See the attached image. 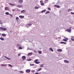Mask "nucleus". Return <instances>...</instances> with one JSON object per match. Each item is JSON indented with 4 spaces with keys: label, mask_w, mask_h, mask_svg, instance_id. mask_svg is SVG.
<instances>
[{
    "label": "nucleus",
    "mask_w": 74,
    "mask_h": 74,
    "mask_svg": "<svg viewBox=\"0 0 74 74\" xmlns=\"http://www.w3.org/2000/svg\"><path fill=\"white\" fill-rule=\"evenodd\" d=\"M5 14H6V15H9V13L8 12H6L5 13Z\"/></svg>",
    "instance_id": "nucleus-27"
},
{
    "label": "nucleus",
    "mask_w": 74,
    "mask_h": 74,
    "mask_svg": "<svg viewBox=\"0 0 74 74\" xmlns=\"http://www.w3.org/2000/svg\"><path fill=\"white\" fill-rule=\"evenodd\" d=\"M71 40H72V41H74V38H71Z\"/></svg>",
    "instance_id": "nucleus-38"
},
{
    "label": "nucleus",
    "mask_w": 74,
    "mask_h": 74,
    "mask_svg": "<svg viewBox=\"0 0 74 74\" xmlns=\"http://www.w3.org/2000/svg\"><path fill=\"white\" fill-rule=\"evenodd\" d=\"M57 51H58V52H62V49H58Z\"/></svg>",
    "instance_id": "nucleus-9"
},
{
    "label": "nucleus",
    "mask_w": 74,
    "mask_h": 74,
    "mask_svg": "<svg viewBox=\"0 0 74 74\" xmlns=\"http://www.w3.org/2000/svg\"><path fill=\"white\" fill-rule=\"evenodd\" d=\"M19 73H21L22 74H23V71H19Z\"/></svg>",
    "instance_id": "nucleus-28"
},
{
    "label": "nucleus",
    "mask_w": 74,
    "mask_h": 74,
    "mask_svg": "<svg viewBox=\"0 0 74 74\" xmlns=\"http://www.w3.org/2000/svg\"><path fill=\"white\" fill-rule=\"evenodd\" d=\"M17 6L18 7V8H22V6H20V5H18Z\"/></svg>",
    "instance_id": "nucleus-11"
},
{
    "label": "nucleus",
    "mask_w": 74,
    "mask_h": 74,
    "mask_svg": "<svg viewBox=\"0 0 74 74\" xmlns=\"http://www.w3.org/2000/svg\"><path fill=\"white\" fill-rule=\"evenodd\" d=\"M43 1H40V3H43Z\"/></svg>",
    "instance_id": "nucleus-43"
},
{
    "label": "nucleus",
    "mask_w": 74,
    "mask_h": 74,
    "mask_svg": "<svg viewBox=\"0 0 74 74\" xmlns=\"http://www.w3.org/2000/svg\"><path fill=\"white\" fill-rule=\"evenodd\" d=\"M45 11H46V10H43L41 11V13H43V12H45Z\"/></svg>",
    "instance_id": "nucleus-20"
},
{
    "label": "nucleus",
    "mask_w": 74,
    "mask_h": 74,
    "mask_svg": "<svg viewBox=\"0 0 74 74\" xmlns=\"http://www.w3.org/2000/svg\"><path fill=\"white\" fill-rule=\"evenodd\" d=\"M0 40H2V41H4V38H1V37L0 38Z\"/></svg>",
    "instance_id": "nucleus-16"
},
{
    "label": "nucleus",
    "mask_w": 74,
    "mask_h": 74,
    "mask_svg": "<svg viewBox=\"0 0 74 74\" xmlns=\"http://www.w3.org/2000/svg\"><path fill=\"white\" fill-rule=\"evenodd\" d=\"M8 66H9L11 67H12V65L10 64H8Z\"/></svg>",
    "instance_id": "nucleus-30"
},
{
    "label": "nucleus",
    "mask_w": 74,
    "mask_h": 74,
    "mask_svg": "<svg viewBox=\"0 0 74 74\" xmlns=\"http://www.w3.org/2000/svg\"><path fill=\"white\" fill-rule=\"evenodd\" d=\"M20 55H21V54L19 53L18 54V56H20Z\"/></svg>",
    "instance_id": "nucleus-46"
},
{
    "label": "nucleus",
    "mask_w": 74,
    "mask_h": 74,
    "mask_svg": "<svg viewBox=\"0 0 74 74\" xmlns=\"http://www.w3.org/2000/svg\"><path fill=\"white\" fill-rule=\"evenodd\" d=\"M41 70H42V69L41 68H40L39 69L38 71H41Z\"/></svg>",
    "instance_id": "nucleus-26"
},
{
    "label": "nucleus",
    "mask_w": 74,
    "mask_h": 74,
    "mask_svg": "<svg viewBox=\"0 0 74 74\" xmlns=\"http://www.w3.org/2000/svg\"><path fill=\"white\" fill-rule=\"evenodd\" d=\"M22 58L23 60H25V59H26V57L25 56H23L22 57Z\"/></svg>",
    "instance_id": "nucleus-5"
},
{
    "label": "nucleus",
    "mask_w": 74,
    "mask_h": 74,
    "mask_svg": "<svg viewBox=\"0 0 74 74\" xmlns=\"http://www.w3.org/2000/svg\"><path fill=\"white\" fill-rule=\"evenodd\" d=\"M11 16H12V17H13V16H12V15L11 14Z\"/></svg>",
    "instance_id": "nucleus-55"
},
{
    "label": "nucleus",
    "mask_w": 74,
    "mask_h": 74,
    "mask_svg": "<svg viewBox=\"0 0 74 74\" xmlns=\"http://www.w3.org/2000/svg\"><path fill=\"white\" fill-rule=\"evenodd\" d=\"M19 49H22V47H19L18 48Z\"/></svg>",
    "instance_id": "nucleus-24"
},
{
    "label": "nucleus",
    "mask_w": 74,
    "mask_h": 74,
    "mask_svg": "<svg viewBox=\"0 0 74 74\" xmlns=\"http://www.w3.org/2000/svg\"><path fill=\"white\" fill-rule=\"evenodd\" d=\"M17 11H20V10L19 9H18L17 10Z\"/></svg>",
    "instance_id": "nucleus-58"
},
{
    "label": "nucleus",
    "mask_w": 74,
    "mask_h": 74,
    "mask_svg": "<svg viewBox=\"0 0 74 74\" xmlns=\"http://www.w3.org/2000/svg\"><path fill=\"white\" fill-rule=\"evenodd\" d=\"M1 66H6V65H5L4 64H2L1 65Z\"/></svg>",
    "instance_id": "nucleus-37"
},
{
    "label": "nucleus",
    "mask_w": 74,
    "mask_h": 74,
    "mask_svg": "<svg viewBox=\"0 0 74 74\" xmlns=\"http://www.w3.org/2000/svg\"><path fill=\"white\" fill-rule=\"evenodd\" d=\"M32 60V59H29L28 61H31V60Z\"/></svg>",
    "instance_id": "nucleus-44"
},
{
    "label": "nucleus",
    "mask_w": 74,
    "mask_h": 74,
    "mask_svg": "<svg viewBox=\"0 0 74 74\" xmlns=\"http://www.w3.org/2000/svg\"><path fill=\"white\" fill-rule=\"evenodd\" d=\"M14 70V71H18V70Z\"/></svg>",
    "instance_id": "nucleus-59"
},
{
    "label": "nucleus",
    "mask_w": 74,
    "mask_h": 74,
    "mask_svg": "<svg viewBox=\"0 0 74 74\" xmlns=\"http://www.w3.org/2000/svg\"><path fill=\"white\" fill-rule=\"evenodd\" d=\"M0 29H1V30H3L4 31H5V30H7V29L5 28H3V27H0Z\"/></svg>",
    "instance_id": "nucleus-1"
},
{
    "label": "nucleus",
    "mask_w": 74,
    "mask_h": 74,
    "mask_svg": "<svg viewBox=\"0 0 74 74\" xmlns=\"http://www.w3.org/2000/svg\"><path fill=\"white\" fill-rule=\"evenodd\" d=\"M35 74H40V73H35Z\"/></svg>",
    "instance_id": "nucleus-49"
},
{
    "label": "nucleus",
    "mask_w": 74,
    "mask_h": 74,
    "mask_svg": "<svg viewBox=\"0 0 74 74\" xmlns=\"http://www.w3.org/2000/svg\"><path fill=\"white\" fill-rule=\"evenodd\" d=\"M49 50L51 51H52V52H53V49L52 48H50Z\"/></svg>",
    "instance_id": "nucleus-19"
},
{
    "label": "nucleus",
    "mask_w": 74,
    "mask_h": 74,
    "mask_svg": "<svg viewBox=\"0 0 74 74\" xmlns=\"http://www.w3.org/2000/svg\"><path fill=\"white\" fill-rule=\"evenodd\" d=\"M1 35V34L0 33V36Z\"/></svg>",
    "instance_id": "nucleus-63"
},
{
    "label": "nucleus",
    "mask_w": 74,
    "mask_h": 74,
    "mask_svg": "<svg viewBox=\"0 0 74 74\" xmlns=\"http://www.w3.org/2000/svg\"><path fill=\"white\" fill-rule=\"evenodd\" d=\"M2 36H4V37H5L6 36V34H2Z\"/></svg>",
    "instance_id": "nucleus-15"
},
{
    "label": "nucleus",
    "mask_w": 74,
    "mask_h": 74,
    "mask_svg": "<svg viewBox=\"0 0 74 74\" xmlns=\"http://www.w3.org/2000/svg\"><path fill=\"white\" fill-rule=\"evenodd\" d=\"M57 5H54V6L56 7H57Z\"/></svg>",
    "instance_id": "nucleus-52"
},
{
    "label": "nucleus",
    "mask_w": 74,
    "mask_h": 74,
    "mask_svg": "<svg viewBox=\"0 0 74 74\" xmlns=\"http://www.w3.org/2000/svg\"><path fill=\"white\" fill-rule=\"evenodd\" d=\"M44 66V64H42L40 66V67H44V66Z\"/></svg>",
    "instance_id": "nucleus-31"
},
{
    "label": "nucleus",
    "mask_w": 74,
    "mask_h": 74,
    "mask_svg": "<svg viewBox=\"0 0 74 74\" xmlns=\"http://www.w3.org/2000/svg\"><path fill=\"white\" fill-rule=\"evenodd\" d=\"M71 38H74V37L73 36H71Z\"/></svg>",
    "instance_id": "nucleus-45"
},
{
    "label": "nucleus",
    "mask_w": 74,
    "mask_h": 74,
    "mask_svg": "<svg viewBox=\"0 0 74 74\" xmlns=\"http://www.w3.org/2000/svg\"><path fill=\"white\" fill-rule=\"evenodd\" d=\"M9 4L10 5L12 6V7H14V6H15V4H13L10 3H9Z\"/></svg>",
    "instance_id": "nucleus-4"
},
{
    "label": "nucleus",
    "mask_w": 74,
    "mask_h": 74,
    "mask_svg": "<svg viewBox=\"0 0 74 74\" xmlns=\"http://www.w3.org/2000/svg\"><path fill=\"white\" fill-rule=\"evenodd\" d=\"M30 71H31V70L30 69H27L26 70V73H30Z\"/></svg>",
    "instance_id": "nucleus-3"
},
{
    "label": "nucleus",
    "mask_w": 74,
    "mask_h": 74,
    "mask_svg": "<svg viewBox=\"0 0 74 74\" xmlns=\"http://www.w3.org/2000/svg\"><path fill=\"white\" fill-rule=\"evenodd\" d=\"M34 64H30V66H34Z\"/></svg>",
    "instance_id": "nucleus-32"
},
{
    "label": "nucleus",
    "mask_w": 74,
    "mask_h": 74,
    "mask_svg": "<svg viewBox=\"0 0 74 74\" xmlns=\"http://www.w3.org/2000/svg\"><path fill=\"white\" fill-rule=\"evenodd\" d=\"M30 49V50H32V51H33V49Z\"/></svg>",
    "instance_id": "nucleus-53"
},
{
    "label": "nucleus",
    "mask_w": 74,
    "mask_h": 74,
    "mask_svg": "<svg viewBox=\"0 0 74 74\" xmlns=\"http://www.w3.org/2000/svg\"><path fill=\"white\" fill-rule=\"evenodd\" d=\"M18 2L19 3H22V2H23V0H19L18 1Z\"/></svg>",
    "instance_id": "nucleus-10"
},
{
    "label": "nucleus",
    "mask_w": 74,
    "mask_h": 74,
    "mask_svg": "<svg viewBox=\"0 0 74 74\" xmlns=\"http://www.w3.org/2000/svg\"><path fill=\"white\" fill-rule=\"evenodd\" d=\"M71 14H74V13L73 12H71Z\"/></svg>",
    "instance_id": "nucleus-41"
},
{
    "label": "nucleus",
    "mask_w": 74,
    "mask_h": 74,
    "mask_svg": "<svg viewBox=\"0 0 74 74\" xmlns=\"http://www.w3.org/2000/svg\"><path fill=\"white\" fill-rule=\"evenodd\" d=\"M57 8H60V6L57 5Z\"/></svg>",
    "instance_id": "nucleus-36"
},
{
    "label": "nucleus",
    "mask_w": 74,
    "mask_h": 74,
    "mask_svg": "<svg viewBox=\"0 0 74 74\" xmlns=\"http://www.w3.org/2000/svg\"><path fill=\"white\" fill-rule=\"evenodd\" d=\"M32 23H30L28 24H27L28 26H32Z\"/></svg>",
    "instance_id": "nucleus-14"
},
{
    "label": "nucleus",
    "mask_w": 74,
    "mask_h": 74,
    "mask_svg": "<svg viewBox=\"0 0 74 74\" xmlns=\"http://www.w3.org/2000/svg\"><path fill=\"white\" fill-rule=\"evenodd\" d=\"M8 15H11V14H8Z\"/></svg>",
    "instance_id": "nucleus-61"
},
{
    "label": "nucleus",
    "mask_w": 74,
    "mask_h": 74,
    "mask_svg": "<svg viewBox=\"0 0 74 74\" xmlns=\"http://www.w3.org/2000/svg\"><path fill=\"white\" fill-rule=\"evenodd\" d=\"M64 63H68L69 62V61L66 60H64Z\"/></svg>",
    "instance_id": "nucleus-7"
},
{
    "label": "nucleus",
    "mask_w": 74,
    "mask_h": 74,
    "mask_svg": "<svg viewBox=\"0 0 74 74\" xmlns=\"http://www.w3.org/2000/svg\"><path fill=\"white\" fill-rule=\"evenodd\" d=\"M35 63L36 64H39V63H40V62H35Z\"/></svg>",
    "instance_id": "nucleus-25"
},
{
    "label": "nucleus",
    "mask_w": 74,
    "mask_h": 74,
    "mask_svg": "<svg viewBox=\"0 0 74 74\" xmlns=\"http://www.w3.org/2000/svg\"><path fill=\"white\" fill-rule=\"evenodd\" d=\"M35 71V70H32V72L33 73V72H34Z\"/></svg>",
    "instance_id": "nucleus-48"
},
{
    "label": "nucleus",
    "mask_w": 74,
    "mask_h": 74,
    "mask_svg": "<svg viewBox=\"0 0 74 74\" xmlns=\"http://www.w3.org/2000/svg\"><path fill=\"white\" fill-rule=\"evenodd\" d=\"M64 42H61L60 44H64Z\"/></svg>",
    "instance_id": "nucleus-40"
},
{
    "label": "nucleus",
    "mask_w": 74,
    "mask_h": 74,
    "mask_svg": "<svg viewBox=\"0 0 74 74\" xmlns=\"http://www.w3.org/2000/svg\"><path fill=\"white\" fill-rule=\"evenodd\" d=\"M41 5H44V3H40Z\"/></svg>",
    "instance_id": "nucleus-35"
},
{
    "label": "nucleus",
    "mask_w": 74,
    "mask_h": 74,
    "mask_svg": "<svg viewBox=\"0 0 74 74\" xmlns=\"http://www.w3.org/2000/svg\"><path fill=\"white\" fill-rule=\"evenodd\" d=\"M12 32V31H10V32Z\"/></svg>",
    "instance_id": "nucleus-62"
},
{
    "label": "nucleus",
    "mask_w": 74,
    "mask_h": 74,
    "mask_svg": "<svg viewBox=\"0 0 74 74\" xmlns=\"http://www.w3.org/2000/svg\"><path fill=\"white\" fill-rule=\"evenodd\" d=\"M48 10H51V8H48Z\"/></svg>",
    "instance_id": "nucleus-42"
},
{
    "label": "nucleus",
    "mask_w": 74,
    "mask_h": 74,
    "mask_svg": "<svg viewBox=\"0 0 74 74\" xmlns=\"http://www.w3.org/2000/svg\"><path fill=\"white\" fill-rule=\"evenodd\" d=\"M70 28L71 29V27H70Z\"/></svg>",
    "instance_id": "nucleus-64"
},
{
    "label": "nucleus",
    "mask_w": 74,
    "mask_h": 74,
    "mask_svg": "<svg viewBox=\"0 0 74 74\" xmlns=\"http://www.w3.org/2000/svg\"><path fill=\"white\" fill-rule=\"evenodd\" d=\"M45 1H48V0H45Z\"/></svg>",
    "instance_id": "nucleus-60"
},
{
    "label": "nucleus",
    "mask_w": 74,
    "mask_h": 74,
    "mask_svg": "<svg viewBox=\"0 0 74 74\" xmlns=\"http://www.w3.org/2000/svg\"><path fill=\"white\" fill-rule=\"evenodd\" d=\"M2 22V21H1V20H0V22Z\"/></svg>",
    "instance_id": "nucleus-57"
},
{
    "label": "nucleus",
    "mask_w": 74,
    "mask_h": 74,
    "mask_svg": "<svg viewBox=\"0 0 74 74\" xmlns=\"http://www.w3.org/2000/svg\"><path fill=\"white\" fill-rule=\"evenodd\" d=\"M38 8H39L38 7H37V6H36L35 7V9L36 10V9H38Z\"/></svg>",
    "instance_id": "nucleus-23"
},
{
    "label": "nucleus",
    "mask_w": 74,
    "mask_h": 74,
    "mask_svg": "<svg viewBox=\"0 0 74 74\" xmlns=\"http://www.w3.org/2000/svg\"><path fill=\"white\" fill-rule=\"evenodd\" d=\"M38 61V59L34 61V62H35V63H36V62H37Z\"/></svg>",
    "instance_id": "nucleus-29"
},
{
    "label": "nucleus",
    "mask_w": 74,
    "mask_h": 74,
    "mask_svg": "<svg viewBox=\"0 0 74 74\" xmlns=\"http://www.w3.org/2000/svg\"><path fill=\"white\" fill-rule=\"evenodd\" d=\"M4 57L5 58H6V59H8V60H10V59H10L9 58H8L7 57L5 56H4Z\"/></svg>",
    "instance_id": "nucleus-17"
},
{
    "label": "nucleus",
    "mask_w": 74,
    "mask_h": 74,
    "mask_svg": "<svg viewBox=\"0 0 74 74\" xmlns=\"http://www.w3.org/2000/svg\"><path fill=\"white\" fill-rule=\"evenodd\" d=\"M49 13H50V12L48 11L46 12L45 14H49Z\"/></svg>",
    "instance_id": "nucleus-22"
},
{
    "label": "nucleus",
    "mask_w": 74,
    "mask_h": 74,
    "mask_svg": "<svg viewBox=\"0 0 74 74\" xmlns=\"http://www.w3.org/2000/svg\"><path fill=\"white\" fill-rule=\"evenodd\" d=\"M0 24H1V25H3V23L0 22Z\"/></svg>",
    "instance_id": "nucleus-51"
},
{
    "label": "nucleus",
    "mask_w": 74,
    "mask_h": 74,
    "mask_svg": "<svg viewBox=\"0 0 74 74\" xmlns=\"http://www.w3.org/2000/svg\"><path fill=\"white\" fill-rule=\"evenodd\" d=\"M66 32H69V33H71V29H66Z\"/></svg>",
    "instance_id": "nucleus-2"
},
{
    "label": "nucleus",
    "mask_w": 74,
    "mask_h": 74,
    "mask_svg": "<svg viewBox=\"0 0 74 74\" xmlns=\"http://www.w3.org/2000/svg\"><path fill=\"white\" fill-rule=\"evenodd\" d=\"M33 54L32 52H31L30 53H29L27 54V56H29V55H32Z\"/></svg>",
    "instance_id": "nucleus-8"
},
{
    "label": "nucleus",
    "mask_w": 74,
    "mask_h": 74,
    "mask_svg": "<svg viewBox=\"0 0 74 74\" xmlns=\"http://www.w3.org/2000/svg\"><path fill=\"white\" fill-rule=\"evenodd\" d=\"M5 10H7V11H9L10 9L6 7L5 8Z\"/></svg>",
    "instance_id": "nucleus-6"
},
{
    "label": "nucleus",
    "mask_w": 74,
    "mask_h": 74,
    "mask_svg": "<svg viewBox=\"0 0 74 74\" xmlns=\"http://www.w3.org/2000/svg\"><path fill=\"white\" fill-rule=\"evenodd\" d=\"M17 47H19V46H21V45H19V44H17Z\"/></svg>",
    "instance_id": "nucleus-34"
},
{
    "label": "nucleus",
    "mask_w": 74,
    "mask_h": 74,
    "mask_svg": "<svg viewBox=\"0 0 74 74\" xmlns=\"http://www.w3.org/2000/svg\"><path fill=\"white\" fill-rule=\"evenodd\" d=\"M19 18H23L25 16H19Z\"/></svg>",
    "instance_id": "nucleus-12"
},
{
    "label": "nucleus",
    "mask_w": 74,
    "mask_h": 74,
    "mask_svg": "<svg viewBox=\"0 0 74 74\" xmlns=\"http://www.w3.org/2000/svg\"><path fill=\"white\" fill-rule=\"evenodd\" d=\"M16 20H18V19H19V18L18 17H17L16 18Z\"/></svg>",
    "instance_id": "nucleus-39"
},
{
    "label": "nucleus",
    "mask_w": 74,
    "mask_h": 74,
    "mask_svg": "<svg viewBox=\"0 0 74 74\" xmlns=\"http://www.w3.org/2000/svg\"><path fill=\"white\" fill-rule=\"evenodd\" d=\"M65 38L66 39V40H69V39H68V38H67L65 37Z\"/></svg>",
    "instance_id": "nucleus-47"
},
{
    "label": "nucleus",
    "mask_w": 74,
    "mask_h": 74,
    "mask_svg": "<svg viewBox=\"0 0 74 74\" xmlns=\"http://www.w3.org/2000/svg\"><path fill=\"white\" fill-rule=\"evenodd\" d=\"M38 52L39 54H41L42 53V52L41 51H38Z\"/></svg>",
    "instance_id": "nucleus-13"
},
{
    "label": "nucleus",
    "mask_w": 74,
    "mask_h": 74,
    "mask_svg": "<svg viewBox=\"0 0 74 74\" xmlns=\"http://www.w3.org/2000/svg\"><path fill=\"white\" fill-rule=\"evenodd\" d=\"M34 51V52H35V53H36L37 52V51Z\"/></svg>",
    "instance_id": "nucleus-54"
},
{
    "label": "nucleus",
    "mask_w": 74,
    "mask_h": 74,
    "mask_svg": "<svg viewBox=\"0 0 74 74\" xmlns=\"http://www.w3.org/2000/svg\"><path fill=\"white\" fill-rule=\"evenodd\" d=\"M63 40L64 41H66L67 42V40L65 39H63Z\"/></svg>",
    "instance_id": "nucleus-33"
},
{
    "label": "nucleus",
    "mask_w": 74,
    "mask_h": 74,
    "mask_svg": "<svg viewBox=\"0 0 74 74\" xmlns=\"http://www.w3.org/2000/svg\"><path fill=\"white\" fill-rule=\"evenodd\" d=\"M70 11H72V9H69L68 10V12H70Z\"/></svg>",
    "instance_id": "nucleus-21"
},
{
    "label": "nucleus",
    "mask_w": 74,
    "mask_h": 74,
    "mask_svg": "<svg viewBox=\"0 0 74 74\" xmlns=\"http://www.w3.org/2000/svg\"><path fill=\"white\" fill-rule=\"evenodd\" d=\"M12 11H15V10H14V9H12Z\"/></svg>",
    "instance_id": "nucleus-56"
},
{
    "label": "nucleus",
    "mask_w": 74,
    "mask_h": 74,
    "mask_svg": "<svg viewBox=\"0 0 74 74\" xmlns=\"http://www.w3.org/2000/svg\"><path fill=\"white\" fill-rule=\"evenodd\" d=\"M21 12L22 13H23V12H26V11L25 10H22Z\"/></svg>",
    "instance_id": "nucleus-18"
},
{
    "label": "nucleus",
    "mask_w": 74,
    "mask_h": 74,
    "mask_svg": "<svg viewBox=\"0 0 74 74\" xmlns=\"http://www.w3.org/2000/svg\"><path fill=\"white\" fill-rule=\"evenodd\" d=\"M64 44H66V42H64Z\"/></svg>",
    "instance_id": "nucleus-50"
}]
</instances>
